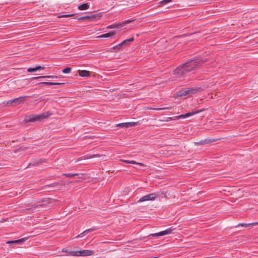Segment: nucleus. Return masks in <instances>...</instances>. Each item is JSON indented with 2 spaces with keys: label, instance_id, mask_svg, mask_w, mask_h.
<instances>
[{
  "label": "nucleus",
  "instance_id": "1",
  "mask_svg": "<svg viewBox=\"0 0 258 258\" xmlns=\"http://www.w3.org/2000/svg\"><path fill=\"white\" fill-rule=\"evenodd\" d=\"M205 60L201 56L195 57L189 59L186 63L177 67L173 71L176 78L184 77L199 66H201Z\"/></svg>",
  "mask_w": 258,
  "mask_h": 258
},
{
  "label": "nucleus",
  "instance_id": "2",
  "mask_svg": "<svg viewBox=\"0 0 258 258\" xmlns=\"http://www.w3.org/2000/svg\"><path fill=\"white\" fill-rule=\"evenodd\" d=\"M198 90L199 89L193 87L184 88L178 91L176 93L175 96L182 99L187 98L197 93Z\"/></svg>",
  "mask_w": 258,
  "mask_h": 258
},
{
  "label": "nucleus",
  "instance_id": "3",
  "mask_svg": "<svg viewBox=\"0 0 258 258\" xmlns=\"http://www.w3.org/2000/svg\"><path fill=\"white\" fill-rule=\"evenodd\" d=\"M174 229H175V228H173L172 227H169L163 231H160L159 232L151 234L150 235V236H152L153 237H159V236H162L163 235L169 234H171L173 230Z\"/></svg>",
  "mask_w": 258,
  "mask_h": 258
},
{
  "label": "nucleus",
  "instance_id": "4",
  "mask_svg": "<svg viewBox=\"0 0 258 258\" xmlns=\"http://www.w3.org/2000/svg\"><path fill=\"white\" fill-rule=\"evenodd\" d=\"M157 194L155 193L148 194L140 198L137 201V203H140L149 201H154L155 199V198L157 197Z\"/></svg>",
  "mask_w": 258,
  "mask_h": 258
},
{
  "label": "nucleus",
  "instance_id": "5",
  "mask_svg": "<svg viewBox=\"0 0 258 258\" xmlns=\"http://www.w3.org/2000/svg\"><path fill=\"white\" fill-rule=\"evenodd\" d=\"M77 256H91L94 254V251L91 250L82 249L77 250Z\"/></svg>",
  "mask_w": 258,
  "mask_h": 258
},
{
  "label": "nucleus",
  "instance_id": "6",
  "mask_svg": "<svg viewBox=\"0 0 258 258\" xmlns=\"http://www.w3.org/2000/svg\"><path fill=\"white\" fill-rule=\"evenodd\" d=\"M134 37H131V38H130L128 39H125L123 41H122L121 42L119 43L118 44L113 46V48L114 49H119L122 45H128L129 43L130 42H133L134 41Z\"/></svg>",
  "mask_w": 258,
  "mask_h": 258
},
{
  "label": "nucleus",
  "instance_id": "7",
  "mask_svg": "<svg viewBox=\"0 0 258 258\" xmlns=\"http://www.w3.org/2000/svg\"><path fill=\"white\" fill-rule=\"evenodd\" d=\"M37 121H39V117L38 116V115L35 114L27 116L24 120V122L26 123L29 122H35Z\"/></svg>",
  "mask_w": 258,
  "mask_h": 258
},
{
  "label": "nucleus",
  "instance_id": "8",
  "mask_svg": "<svg viewBox=\"0 0 258 258\" xmlns=\"http://www.w3.org/2000/svg\"><path fill=\"white\" fill-rule=\"evenodd\" d=\"M100 157V155L98 154H86L84 156H83L81 157L80 158H78L77 161H75V163H77L79 161H80L82 160H87V159H90L94 158H97Z\"/></svg>",
  "mask_w": 258,
  "mask_h": 258
},
{
  "label": "nucleus",
  "instance_id": "9",
  "mask_svg": "<svg viewBox=\"0 0 258 258\" xmlns=\"http://www.w3.org/2000/svg\"><path fill=\"white\" fill-rule=\"evenodd\" d=\"M217 140L212 138H208L205 139L204 140H201L199 142H195V144L196 145H206L207 144H209L214 142L216 141Z\"/></svg>",
  "mask_w": 258,
  "mask_h": 258
},
{
  "label": "nucleus",
  "instance_id": "10",
  "mask_svg": "<svg viewBox=\"0 0 258 258\" xmlns=\"http://www.w3.org/2000/svg\"><path fill=\"white\" fill-rule=\"evenodd\" d=\"M28 96H20L19 97L14 98L13 99V102H14V106H16L17 105H18L21 103H23L24 101V99L28 97Z\"/></svg>",
  "mask_w": 258,
  "mask_h": 258
},
{
  "label": "nucleus",
  "instance_id": "11",
  "mask_svg": "<svg viewBox=\"0 0 258 258\" xmlns=\"http://www.w3.org/2000/svg\"><path fill=\"white\" fill-rule=\"evenodd\" d=\"M116 32L115 31H112L109 33H107L105 34H103L100 35L97 37L98 38H112L115 34Z\"/></svg>",
  "mask_w": 258,
  "mask_h": 258
},
{
  "label": "nucleus",
  "instance_id": "12",
  "mask_svg": "<svg viewBox=\"0 0 258 258\" xmlns=\"http://www.w3.org/2000/svg\"><path fill=\"white\" fill-rule=\"evenodd\" d=\"M79 74L82 77H88L90 76V72L87 70H81L79 71Z\"/></svg>",
  "mask_w": 258,
  "mask_h": 258
},
{
  "label": "nucleus",
  "instance_id": "13",
  "mask_svg": "<svg viewBox=\"0 0 258 258\" xmlns=\"http://www.w3.org/2000/svg\"><path fill=\"white\" fill-rule=\"evenodd\" d=\"M89 7V6L88 4V3H84L82 5H79L78 7V10H81V11L82 10H86L88 9Z\"/></svg>",
  "mask_w": 258,
  "mask_h": 258
},
{
  "label": "nucleus",
  "instance_id": "14",
  "mask_svg": "<svg viewBox=\"0 0 258 258\" xmlns=\"http://www.w3.org/2000/svg\"><path fill=\"white\" fill-rule=\"evenodd\" d=\"M50 115V113L49 112H45L44 113L38 115V116L39 117V121L40 120L42 119H44L47 118L48 116H49Z\"/></svg>",
  "mask_w": 258,
  "mask_h": 258
},
{
  "label": "nucleus",
  "instance_id": "15",
  "mask_svg": "<svg viewBox=\"0 0 258 258\" xmlns=\"http://www.w3.org/2000/svg\"><path fill=\"white\" fill-rule=\"evenodd\" d=\"M106 28L108 29L121 28L119 23H113L108 25Z\"/></svg>",
  "mask_w": 258,
  "mask_h": 258
},
{
  "label": "nucleus",
  "instance_id": "16",
  "mask_svg": "<svg viewBox=\"0 0 258 258\" xmlns=\"http://www.w3.org/2000/svg\"><path fill=\"white\" fill-rule=\"evenodd\" d=\"M258 223L257 222H253V223H239L237 225L235 226V227H238L239 226H244L245 227H247L250 225H255V224H257Z\"/></svg>",
  "mask_w": 258,
  "mask_h": 258
},
{
  "label": "nucleus",
  "instance_id": "17",
  "mask_svg": "<svg viewBox=\"0 0 258 258\" xmlns=\"http://www.w3.org/2000/svg\"><path fill=\"white\" fill-rule=\"evenodd\" d=\"M123 162H124V163H128V164H137V165H140L141 166L144 165V164L142 163L137 162L136 161H133V160H123Z\"/></svg>",
  "mask_w": 258,
  "mask_h": 258
},
{
  "label": "nucleus",
  "instance_id": "18",
  "mask_svg": "<svg viewBox=\"0 0 258 258\" xmlns=\"http://www.w3.org/2000/svg\"><path fill=\"white\" fill-rule=\"evenodd\" d=\"M41 78H58V77L57 76H42L36 77L35 79H41Z\"/></svg>",
  "mask_w": 258,
  "mask_h": 258
},
{
  "label": "nucleus",
  "instance_id": "19",
  "mask_svg": "<svg viewBox=\"0 0 258 258\" xmlns=\"http://www.w3.org/2000/svg\"><path fill=\"white\" fill-rule=\"evenodd\" d=\"M134 21H135V20H126L123 21L121 23H119L120 28L123 27L125 24H128Z\"/></svg>",
  "mask_w": 258,
  "mask_h": 258
},
{
  "label": "nucleus",
  "instance_id": "20",
  "mask_svg": "<svg viewBox=\"0 0 258 258\" xmlns=\"http://www.w3.org/2000/svg\"><path fill=\"white\" fill-rule=\"evenodd\" d=\"M28 239V237H24L21 239H19L15 240V243L21 244L22 243L25 242Z\"/></svg>",
  "mask_w": 258,
  "mask_h": 258
},
{
  "label": "nucleus",
  "instance_id": "21",
  "mask_svg": "<svg viewBox=\"0 0 258 258\" xmlns=\"http://www.w3.org/2000/svg\"><path fill=\"white\" fill-rule=\"evenodd\" d=\"M4 104H5L7 106H14V102H13V99L9 100L6 102H4Z\"/></svg>",
  "mask_w": 258,
  "mask_h": 258
},
{
  "label": "nucleus",
  "instance_id": "22",
  "mask_svg": "<svg viewBox=\"0 0 258 258\" xmlns=\"http://www.w3.org/2000/svg\"><path fill=\"white\" fill-rule=\"evenodd\" d=\"M79 174L78 173H63L62 174V175H64L66 177H73V176H76V175H78Z\"/></svg>",
  "mask_w": 258,
  "mask_h": 258
},
{
  "label": "nucleus",
  "instance_id": "23",
  "mask_svg": "<svg viewBox=\"0 0 258 258\" xmlns=\"http://www.w3.org/2000/svg\"><path fill=\"white\" fill-rule=\"evenodd\" d=\"M200 111H195V112H188V113H185V117H189L191 115H193L197 113H199Z\"/></svg>",
  "mask_w": 258,
  "mask_h": 258
},
{
  "label": "nucleus",
  "instance_id": "24",
  "mask_svg": "<svg viewBox=\"0 0 258 258\" xmlns=\"http://www.w3.org/2000/svg\"><path fill=\"white\" fill-rule=\"evenodd\" d=\"M38 71L37 66L34 68H29L27 69V72L29 73H32Z\"/></svg>",
  "mask_w": 258,
  "mask_h": 258
},
{
  "label": "nucleus",
  "instance_id": "25",
  "mask_svg": "<svg viewBox=\"0 0 258 258\" xmlns=\"http://www.w3.org/2000/svg\"><path fill=\"white\" fill-rule=\"evenodd\" d=\"M171 120H175L174 116L166 117L164 119L161 120L162 121H169Z\"/></svg>",
  "mask_w": 258,
  "mask_h": 258
},
{
  "label": "nucleus",
  "instance_id": "26",
  "mask_svg": "<svg viewBox=\"0 0 258 258\" xmlns=\"http://www.w3.org/2000/svg\"><path fill=\"white\" fill-rule=\"evenodd\" d=\"M77 251H69V253L66 255H72V256H77Z\"/></svg>",
  "mask_w": 258,
  "mask_h": 258
},
{
  "label": "nucleus",
  "instance_id": "27",
  "mask_svg": "<svg viewBox=\"0 0 258 258\" xmlns=\"http://www.w3.org/2000/svg\"><path fill=\"white\" fill-rule=\"evenodd\" d=\"M71 68H66L65 69H64L63 70H62V72L63 73V74H69L71 72Z\"/></svg>",
  "mask_w": 258,
  "mask_h": 258
},
{
  "label": "nucleus",
  "instance_id": "28",
  "mask_svg": "<svg viewBox=\"0 0 258 258\" xmlns=\"http://www.w3.org/2000/svg\"><path fill=\"white\" fill-rule=\"evenodd\" d=\"M98 229V228L97 227H93L91 228H89V229L85 230V232H86L87 233H88V232H90L91 231H96Z\"/></svg>",
  "mask_w": 258,
  "mask_h": 258
},
{
  "label": "nucleus",
  "instance_id": "29",
  "mask_svg": "<svg viewBox=\"0 0 258 258\" xmlns=\"http://www.w3.org/2000/svg\"><path fill=\"white\" fill-rule=\"evenodd\" d=\"M171 1H172V0H162V1H160V3L162 6H165L167 4L171 2Z\"/></svg>",
  "mask_w": 258,
  "mask_h": 258
},
{
  "label": "nucleus",
  "instance_id": "30",
  "mask_svg": "<svg viewBox=\"0 0 258 258\" xmlns=\"http://www.w3.org/2000/svg\"><path fill=\"white\" fill-rule=\"evenodd\" d=\"M126 128H128L130 127L135 126L136 124V123L135 122H126Z\"/></svg>",
  "mask_w": 258,
  "mask_h": 258
},
{
  "label": "nucleus",
  "instance_id": "31",
  "mask_svg": "<svg viewBox=\"0 0 258 258\" xmlns=\"http://www.w3.org/2000/svg\"><path fill=\"white\" fill-rule=\"evenodd\" d=\"M186 118L185 116V114H181L179 115L174 116V119H175V120H177L180 118Z\"/></svg>",
  "mask_w": 258,
  "mask_h": 258
},
{
  "label": "nucleus",
  "instance_id": "32",
  "mask_svg": "<svg viewBox=\"0 0 258 258\" xmlns=\"http://www.w3.org/2000/svg\"><path fill=\"white\" fill-rule=\"evenodd\" d=\"M116 126L122 127V128H126V122L119 123L116 124Z\"/></svg>",
  "mask_w": 258,
  "mask_h": 258
},
{
  "label": "nucleus",
  "instance_id": "33",
  "mask_svg": "<svg viewBox=\"0 0 258 258\" xmlns=\"http://www.w3.org/2000/svg\"><path fill=\"white\" fill-rule=\"evenodd\" d=\"M87 232H85V230L84 231H83V232H82L81 233H80V234L78 235L77 236H76L75 237V238H81V237H84L85 235H86V233Z\"/></svg>",
  "mask_w": 258,
  "mask_h": 258
},
{
  "label": "nucleus",
  "instance_id": "34",
  "mask_svg": "<svg viewBox=\"0 0 258 258\" xmlns=\"http://www.w3.org/2000/svg\"><path fill=\"white\" fill-rule=\"evenodd\" d=\"M40 85H45L48 86H52V82H42L39 83Z\"/></svg>",
  "mask_w": 258,
  "mask_h": 258
},
{
  "label": "nucleus",
  "instance_id": "35",
  "mask_svg": "<svg viewBox=\"0 0 258 258\" xmlns=\"http://www.w3.org/2000/svg\"><path fill=\"white\" fill-rule=\"evenodd\" d=\"M169 107H164V108H157L154 109L155 110H165V109H169Z\"/></svg>",
  "mask_w": 258,
  "mask_h": 258
},
{
  "label": "nucleus",
  "instance_id": "36",
  "mask_svg": "<svg viewBox=\"0 0 258 258\" xmlns=\"http://www.w3.org/2000/svg\"><path fill=\"white\" fill-rule=\"evenodd\" d=\"M74 15V14H67V15H64L61 16V17L67 18V17H69L73 16Z\"/></svg>",
  "mask_w": 258,
  "mask_h": 258
},
{
  "label": "nucleus",
  "instance_id": "37",
  "mask_svg": "<svg viewBox=\"0 0 258 258\" xmlns=\"http://www.w3.org/2000/svg\"><path fill=\"white\" fill-rule=\"evenodd\" d=\"M52 86L54 85H61L63 84L62 83H58V82H52Z\"/></svg>",
  "mask_w": 258,
  "mask_h": 258
},
{
  "label": "nucleus",
  "instance_id": "38",
  "mask_svg": "<svg viewBox=\"0 0 258 258\" xmlns=\"http://www.w3.org/2000/svg\"><path fill=\"white\" fill-rule=\"evenodd\" d=\"M37 68L38 69V71L44 70V68H45V67H41V66H37Z\"/></svg>",
  "mask_w": 258,
  "mask_h": 258
},
{
  "label": "nucleus",
  "instance_id": "39",
  "mask_svg": "<svg viewBox=\"0 0 258 258\" xmlns=\"http://www.w3.org/2000/svg\"><path fill=\"white\" fill-rule=\"evenodd\" d=\"M89 17H90L88 16H83V17H80L78 19L79 20L84 19L88 18Z\"/></svg>",
  "mask_w": 258,
  "mask_h": 258
},
{
  "label": "nucleus",
  "instance_id": "40",
  "mask_svg": "<svg viewBox=\"0 0 258 258\" xmlns=\"http://www.w3.org/2000/svg\"><path fill=\"white\" fill-rule=\"evenodd\" d=\"M7 244H11V243H15V240L13 241H7L6 242Z\"/></svg>",
  "mask_w": 258,
  "mask_h": 258
},
{
  "label": "nucleus",
  "instance_id": "41",
  "mask_svg": "<svg viewBox=\"0 0 258 258\" xmlns=\"http://www.w3.org/2000/svg\"><path fill=\"white\" fill-rule=\"evenodd\" d=\"M69 250H68L67 249H66V248H63V249H62V252H67V253H69Z\"/></svg>",
  "mask_w": 258,
  "mask_h": 258
},
{
  "label": "nucleus",
  "instance_id": "42",
  "mask_svg": "<svg viewBox=\"0 0 258 258\" xmlns=\"http://www.w3.org/2000/svg\"><path fill=\"white\" fill-rule=\"evenodd\" d=\"M56 184V183H53L52 184L53 185V186H54V185Z\"/></svg>",
  "mask_w": 258,
  "mask_h": 258
},
{
  "label": "nucleus",
  "instance_id": "43",
  "mask_svg": "<svg viewBox=\"0 0 258 258\" xmlns=\"http://www.w3.org/2000/svg\"><path fill=\"white\" fill-rule=\"evenodd\" d=\"M31 164H32V163H30L29 165L27 167L30 166L31 165Z\"/></svg>",
  "mask_w": 258,
  "mask_h": 258
},
{
  "label": "nucleus",
  "instance_id": "44",
  "mask_svg": "<svg viewBox=\"0 0 258 258\" xmlns=\"http://www.w3.org/2000/svg\"><path fill=\"white\" fill-rule=\"evenodd\" d=\"M38 162H37V163H35V164H38Z\"/></svg>",
  "mask_w": 258,
  "mask_h": 258
}]
</instances>
